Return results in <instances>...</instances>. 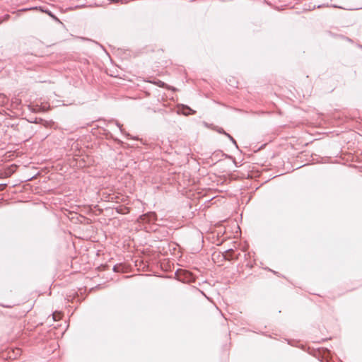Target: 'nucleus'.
Wrapping results in <instances>:
<instances>
[{"label": "nucleus", "mask_w": 362, "mask_h": 362, "mask_svg": "<svg viewBox=\"0 0 362 362\" xmlns=\"http://www.w3.org/2000/svg\"><path fill=\"white\" fill-rule=\"evenodd\" d=\"M187 109H188L189 111H191V112H192V114H194V111H193L192 109H190V108H189V107H187Z\"/></svg>", "instance_id": "nucleus-4"}, {"label": "nucleus", "mask_w": 362, "mask_h": 362, "mask_svg": "<svg viewBox=\"0 0 362 362\" xmlns=\"http://www.w3.org/2000/svg\"><path fill=\"white\" fill-rule=\"evenodd\" d=\"M224 134L232 141V142L237 146V144H236V141L234 140V139L230 136L228 134H226V132H224Z\"/></svg>", "instance_id": "nucleus-2"}, {"label": "nucleus", "mask_w": 362, "mask_h": 362, "mask_svg": "<svg viewBox=\"0 0 362 362\" xmlns=\"http://www.w3.org/2000/svg\"><path fill=\"white\" fill-rule=\"evenodd\" d=\"M117 126L119 127V128L120 131L122 132V127H121V125H119V124H117Z\"/></svg>", "instance_id": "nucleus-5"}, {"label": "nucleus", "mask_w": 362, "mask_h": 362, "mask_svg": "<svg viewBox=\"0 0 362 362\" xmlns=\"http://www.w3.org/2000/svg\"><path fill=\"white\" fill-rule=\"evenodd\" d=\"M0 98L2 99V103L4 102V96L0 94Z\"/></svg>", "instance_id": "nucleus-3"}, {"label": "nucleus", "mask_w": 362, "mask_h": 362, "mask_svg": "<svg viewBox=\"0 0 362 362\" xmlns=\"http://www.w3.org/2000/svg\"><path fill=\"white\" fill-rule=\"evenodd\" d=\"M52 317H53V320L54 321H57V320H59L62 317V314L61 313H54L52 314Z\"/></svg>", "instance_id": "nucleus-1"}]
</instances>
